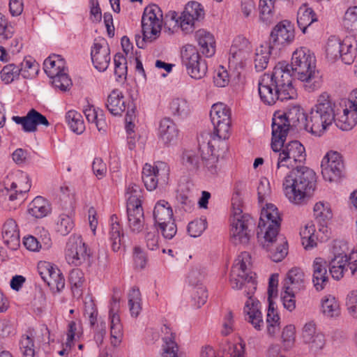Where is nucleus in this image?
Segmentation results:
<instances>
[{"mask_svg":"<svg viewBox=\"0 0 357 357\" xmlns=\"http://www.w3.org/2000/svg\"><path fill=\"white\" fill-rule=\"evenodd\" d=\"M250 256L248 252H243L235 259L230 273V284L234 289H241L245 286V296L248 298L244 307L245 319L257 331L264 326L262 314L259 309V302L252 298L257 289L255 280V274L250 271Z\"/></svg>","mask_w":357,"mask_h":357,"instance_id":"nucleus-1","label":"nucleus"},{"mask_svg":"<svg viewBox=\"0 0 357 357\" xmlns=\"http://www.w3.org/2000/svg\"><path fill=\"white\" fill-rule=\"evenodd\" d=\"M289 67L286 61L279 62L271 73H265L261 77L258 92L264 104L272 105L276 101L283 102L296 97Z\"/></svg>","mask_w":357,"mask_h":357,"instance_id":"nucleus-2","label":"nucleus"},{"mask_svg":"<svg viewBox=\"0 0 357 357\" xmlns=\"http://www.w3.org/2000/svg\"><path fill=\"white\" fill-rule=\"evenodd\" d=\"M281 219L277 207L268 204L261 210L258 225V237L263 235L262 246L268 252V257L275 262L282 261L288 253L286 238L279 235Z\"/></svg>","mask_w":357,"mask_h":357,"instance_id":"nucleus-3","label":"nucleus"},{"mask_svg":"<svg viewBox=\"0 0 357 357\" xmlns=\"http://www.w3.org/2000/svg\"><path fill=\"white\" fill-rule=\"evenodd\" d=\"M286 137L282 139L272 135L271 166L273 178L280 181L290 169L294 168L297 162L302 163L306 159L305 149L298 141L294 140L284 144Z\"/></svg>","mask_w":357,"mask_h":357,"instance_id":"nucleus-4","label":"nucleus"},{"mask_svg":"<svg viewBox=\"0 0 357 357\" xmlns=\"http://www.w3.org/2000/svg\"><path fill=\"white\" fill-rule=\"evenodd\" d=\"M210 118L213 126V132L208 142V148L211 156L207 160L206 167L212 174L217 172L216 165L213 163L218 161L217 148L227 146L225 140L229 138L231 126V111L224 103L213 104L210 111Z\"/></svg>","mask_w":357,"mask_h":357,"instance_id":"nucleus-5","label":"nucleus"},{"mask_svg":"<svg viewBox=\"0 0 357 357\" xmlns=\"http://www.w3.org/2000/svg\"><path fill=\"white\" fill-rule=\"evenodd\" d=\"M284 174L283 191L291 203L301 204L310 197L317 182L316 173L312 169L305 166H296Z\"/></svg>","mask_w":357,"mask_h":357,"instance_id":"nucleus-6","label":"nucleus"},{"mask_svg":"<svg viewBox=\"0 0 357 357\" xmlns=\"http://www.w3.org/2000/svg\"><path fill=\"white\" fill-rule=\"evenodd\" d=\"M335 104L327 93H321L317 104L305 117V129L315 136H321L335 121Z\"/></svg>","mask_w":357,"mask_h":357,"instance_id":"nucleus-7","label":"nucleus"},{"mask_svg":"<svg viewBox=\"0 0 357 357\" xmlns=\"http://www.w3.org/2000/svg\"><path fill=\"white\" fill-rule=\"evenodd\" d=\"M231 206V241L235 245L247 244L252 235L255 221L250 214L243 213V200L238 192L232 196Z\"/></svg>","mask_w":357,"mask_h":357,"instance_id":"nucleus-8","label":"nucleus"},{"mask_svg":"<svg viewBox=\"0 0 357 357\" xmlns=\"http://www.w3.org/2000/svg\"><path fill=\"white\" fill-rule=\"evenodd\" d=\"M289 69L291 77L301 82H311L318 78V71L316 70V59L314 54L306 47L296 49L292 54L291 62Z\"/></svg>","mask_w":357,"mask_h":357,"instance_id":"nucleus-9","label":"nucleus"},{"mask_svg":"<svg viewBox=\"0 0 357 357\" xmlns=\"http://www.w3.org/2000/svg\"><path fill=\"white\" fill-rule=\"evenodd\" d=\"M43 68L47 75L52 79V86L66 91L72 85V82L66 72V61L61 55L52 54L43 63Z\"/></svg>","mask_w":357,"mask_h":357,"instance_id":"nucleus-10","label":"nucleus"},{"mask_svg":"<svg viewBox=\"0 0 357 357\" xmlns=\"http://www.w3.org/2000/svg\"><path fill=\"white\" fill-rule=\"evenodd\" d=\"M64 255L70 266L77 267L89 262L91 250L80 235L73 234L66 242Z\"/></svg>","mask_w":357,"mask_h":357,"instance_id":"nucleus-11","label":"nucleus"},{"mask_svg":"<svg viewBox=\"0 0 357 357\" xmlns=\"http://www.w3.org/2000/svg\"><path fill=\"white\" fill-rule=\"evenodd\" d=\"M163 15L160 8L156 4H151L144 8L142 17V34L145 39L154 40L161 32Z\"/></svg>","mask_w":357,"mask_h":357,"instance_id":"nucleus-12","label":"nucleus"},{"mask_svg":"<svg viewBox=\"0 0 357 357\" xmlns=\"http://www.w3.org/2000/svg\"><path fill=\"white\" fill-rule=\"evenodd\" d=\"M181 61L187 73L195 79L203 78L207 72L208 66L195 47L186 45L181 51Z\"/></svg>","mask_w":357,"mask_h":357,"instance_id":"nucleus-13","label":"nucleus"},{"mask_svg":"<svg viewBox=\"0 0 357 357\" xmlns=\"http://www.w3.org/2000/svg\"><path fill=\"white\" fill-rule=\"evenodd\" d=\"M304 113L298 107H293L287 112L274 114L272 122V135L275 138L282 139L287 137L291 124L296 126V123L300 121V119H304Z\"/></svg>","mask_w":357,"mask_h":357,"instance_id":"nucleus-14","label":"nucleus"},{"mask_svg":"<svg viewBox=\"0 0 357 357\" xmlns=\"http://www.w3.org/2000/svg\"><path fill=\"white\" fill-rule=\"evenodd\" d=\"M349 252V246L347 242L344 241H335L333 246V257L329 263V271L332 277L336 280H340L344 273L349 268L347 258V253Z\"/></svg>","mask_w":357,"mask_h":357,"instance_id":"nucleus-15","label":"nucleus"},{"mask_svg":"<svg viewBox=\"0 0 357 357\" xmlns=\"http://www.w3.org/2000/svg\"><path fill=\"white\" fill-rule=\"evenodd\" d=\"M142 181L149 191L155 190L159 182L166 184L169 179V168L163 162H158L155 166L145 164L142 169Z\"/></svg>","mask_w":357,"mask_h":357,"instance_id":"nucleus-16","label":"nucleus"},{"mask_svg":"<svg viewBox=\"0 0 357 357\" xmlns=\"http://www.w3.org/2000/svg\"><path fill=\"white\" fill-rule=\"evenodd\" d=\"M321 174L325 181L333 182L339 179L344 170V162L341 155L337 151H329L321 162Z\"/></svg>","mask_w":357,"mask_h":357,"instance_id":"nucleus-17","label":"nucleus"},{"mask_svg":"<svg viewBox=\"0 0 357 357\" xmlns=\"http://www.w3.org/2000/svg\"><path fill=\"white\" fill-rule=\"evenodd\" d=\"M275 0H241V10L245 17H249L259 3V18L266 24H271L274 20Z\"/></svg>","mask_w":357,"mask_h":357,"instance_id":"nucleus-18","label":"nucleus"},{"mask_svg":"<svg viewBox=\"0 0 357 357\" xmlns=\"http://www.w3.org/2000/svg\"><path fill=\"white\" fill-rule=\"evenodd\" d=\"M18 178L17 181H13L10 185L6 183L4 190L1 191L2 195L8 197L9 201L17 199H23L24 195L29 190L31 183L27 174L22 172H18L15 175L11 176V178Z\"/></svg>","mask_w":357,"mask_h":357,"instance_id":"nucleus-19","label":"nucleus"},{"mask_svg":"<svg viewBox=\"0 0 357 357\" xmlns=\"http://www.w3.org/2000/svg\"><path fill=\"white\" fill-rule=\"evenodd\" d=\"M294 27L288 20L279 22L271 33L270 43L276 50H280L282 46L289 45L294 40Z\"/></svg>","mask_w":357,"mask_h":357,"instance_id":"nucleus-20","label":"nucleus"},{"mask_svg":"<svg viewBox=\"0 0 357 357\" xmlns=\"http://www.w3.org/2000/svg\"><path fill=\"white\" fill-rule=\"evenodd\" d=\"M119 298L113 296L109 305V319L110 321V342L114 347L121 344L123 336V326L119 314Z\"/></svg>","mask_w":357,"mask_h":357,"instance_id":"nucleus-21","label":"nucleus"},{"mask_svg":"<svg viewBox=\"0 0 357 357\" xmlns=\"http://www.w3.org/2000/svg\"><path fill=\"white\" fill-rule=\"evenodd\" d=\"M12 120L22 126L24 132H34L38 126L48 127L50 123L47 118L34 109L29 110L24 116H13Z\"/></svg>","mask_w":357,"mask_h":357,"instance_id":"nucleus-22","label":"nucleus"},{"mask_svg":"<svg viewBox=\"0 0 357 357\" xmlns=\"http://www.w3.org/2000/svg\"><path fill=\"white\" fill-rule=\"evenodd\" d=\"M91 56L93 66L100 72L105 71L110 63V47L107 42L102 39L95 42L91 47Z\"/></svg>","mask_w":357,"mask_h":357,"instance_id":"nucleus-23","label":"nucleus"},{"mask_svg":"<svg viewBox=\"0 0 357 357\" xmlns=\"http://www.w3.org/2000/svg\"><path fill=\"white\" fill-rule=\"evenodd\" d=\"M204 15V10L199 3L192 2L191 3H188L179 17V28L185 33L192 32L195 22L202 18Z\"/></svg>","mask_w":357,"mask_h":357,"instance_id":"nucleus-24","label":"nucleus"},{"mask_svg":"<svg viewBox=\"0 0 357 357\" xmlns=\"http://www.w3.org/2000/svg\"><path fill=\"white\" fill-rule=\"evenodd\" d=\"M162 340L161 357H178V345L176 342V332L167 324H163L160 329Z\"/></svg>","mask_w":357,"mask_h":357,"instance_id":"nucleus-25","label":"nucleus"},{"mask_svg":"<svg viewBox=\"0 0 357 357\" xmlns=\"http://www.w3.org/2000/svg\"><path fill=\"white\" fill-rule=\"evenodd\" d=\"M179 130L170 118H163L159 122L158 137L165 146L175 144L178 139Z\"/></svg>","mask_w":357,"mask_h":357,"instance_id":"nucleus-26","label":"nucleus"},{"mask_svg":"<svg viewBox=\"0 0 357 357\" xmlns=\"http://www.w3.org/2000/svg\"><path fill=\"white\" fill-rule=\"evenodd\" d=\"M251 50V45L245 38L241 36L236 37L229 50V63H242L250 55Z\"/></svg>","mask_w":357,"mask_h":357,"instance_id":"nucleus-27","label":"nucleus"},{"mask_svg":"<svg viewBox=\"0 0 357 357\" xmlns=\"http://www.w3.org/2000/svg\"><path fill=\"white\" fill-rule=\"evenodd\" d=\"M307 284L306 275L301 268H292L287 273L284 287H289L290 291L301 293L306 289Z\"/></svg>","mask_w":357,"mask_h":357,"instance_id":"nucleus-28","label":"nucleus"},{"mask_svg":"<svg viewBox=\"0 0 357 357\" xmlns=\"http://www.w3.org/2000/svg\"><path fill=\"white\" fill-rule=\"evenodd\" d=\"M339 109L335 110V123L342 130H350L357 123V112L351 108L349 105L342 108V112Z\"/></svg>","mask_w":357,"mask_h":357,"instance_id":"nucleus-29","label":"nucleus"},{"mask_svg":"<svg viewBox=\"0 0 357 357\" xmlns=\"http://www.w3.org/2000/svg\"><path fill=\"white\" fill-rule=\"evenodd\" d=\"M128 227L133 234L140 233L144 228L145 219L142 206H127Z\"/></svg>","mask_w":357,"mask_h":357,"instance_id":"nucleus-30","label":"nucleus"},{"mask_svg":"<svg viewBox=\"0 0 357 357\" xmlns=\"http://www.w3.org/2000/svg\"><path fill=\"white\" fill-rule=\"evenodd\" d=\"M2 238L4 243L12 250H15L20 246V231L16 222L8 219L2 228Z\"/></svg>","mask_w":357,"mask_h":357,"instance_id":"nucleus-31","label":"nucleus"},{"mask_svg":"<svg viewBox=\"0 0 357 357\" xmlns=\"http://www.w3.org/2000/svg\"><path fill=\"white\" fill-rule=\"evenodd\" d=\"M313 211L315 220L320 225L319 231L325 234L326 237H328V230L327 224L333 217L330 204L327 202H319L315 204Z\"/></svg>","mask_w":357,"mask_h":357,"instance_id":"nucleus-32","label":"nucleus"},{"mask_svg":"<svg viewBox=\"0 0 357 357\" xmlns=\"http://www.w3.org/2000/svg\"><path fill=\"white\" fill-rule=\"evenodd\" d=\"M312 282L315 289L321 291L326 287L328 277L327 275V262L321 257H317L313 261Z\"/></svg>","mask_w":357,"mask_h":357,"instance_id":"nucleus-33","label":"nucleus"},{"mask_svg":"<svg viewBox=\"0 0 357 357\" xmlns=\"http://www.w3.org/2000/svg\"><path fill=\"white\" fill-rule=\"evenodd\" d=\"M105 105L112 115H121L127 107L126 101L122 91L119 89H114L109 94Z\"/></svg>","mask_w":357,"mask_h":357,"instance_id":"nucleus-34","label":"nucleus"},{"mask_svg":"<svg viewBox=\"0 0 357 357\" xmlns=\"http://www.w3.org/2000/svg\"><path fill=\"white\" fill-rule=\"evenodd\" d=\"M275 50L274 46L269 43H264L256 48L254 63L257 71L260 72L266 68L270 56Z\"/></svg>","mask_w":357,"mask_h":357,"instance_id":"nucleus-35","label":"nucleus"},{"mask_svg":"<svg viewBox=\"0 0 357 357\" xmlns=\"http://www.w3.org/2000/svg\"><path fill=\"white\" fill-rule=\"evenodd\" d=\"M195 37L203 54L206 57L214 55L215 42L213 34L204 29H199L196 32Z\"/></svg>","mask_w":357,"mask_h":357,"instance_id":"nucleus-36","label":"nucleus"},{"mask_svg":"<svg viewBox=\"0 0 357 357\" xmlns=\"http://www.w3.org/2000/svg\"><path fill=\"white\" fill-rule=\"evenodd\" d=\"M83 112L89 123H95L98 131L106 132L107 123L102 109L89 105Z\"/></svg>","mask_w":357,"mask_h":357,"instance_id":"nucleus-37","label":"nucleus"},{"mask_svg":"<svg viewBox=\"0 0 357 357\" xmlns=\"http://www.w3.org/2000/svg\"><path fill=\"white\" fill-rule=\"evenodd\" d=\"M173 210L169 202L165 200H159L153 209V219L155 226L174 220Z\"/></svg>","mask_w":357,"mask_h":357,"instance_id":"nucleus-38","label":"nucleus"},{"mask_svg":"<svg viewBox=\"0 0 357 357\" xmlns=\"http://www.w3.org/2000/svg\"><path fill=\"white\" fill-rule=\"evenodd\" d=\"M266 324L268 335L271 337H275L280 330V317L276 310V304L273 301L268 302Z\"/></svg>","mask_w":357,"mask_h":357,"instance_id":"nucleus-39","label":"nucleus"},{"mask_svg":"<svg viewBox=\"0 0 357 357\" xmlns=\"http://www.w3.org/2000/svg\"><path fill=\"white\" fill-rule=\"evenodd\" d=\"M109 236V241L111 242L112 249L113 250V251H119L122 245L123 232L122 227L120 225L118 218L116 215H112L110 218V227Z\"/></svg>","mask_w":357,"mask_h":357,"instance_id":"nucleus-40","label":"nucleus"},{"mask_svg":"<svg viewBox=\"0 0 357 357\" xmlns=\"http://www.w3.org/2000/svg\"><path fill=\"white\" fill-rule=\"evenodd\" d=\"M300 236L302 245L305 250H310L317 246L318 234L316 233L315 226L312 222H307L301 229Z\"/></svg>","mask_w":357,"mask_h":357,"instance_id":"nucleus-41","label":"nucleus"},{"mask_svg":"<svg viewBox=\"0 0 357 357\" xmlns=\"http://www.w3.org/2000/svg\"><path fill=\"white\" fill-rule=\"evenodd\" d=\"M317 20L316 14L311 8L305 4L299 8L297 13V24L303 33H305L307 27Z\"/></svg>","mask_w":357,"mask_h":357,"instance_id":"nucleus-42","label":"nucleus"},{"mask_svg":"<svg viewBox=\"0 0 357 357\" xmlns=\"http://www.w3.org/2000/svg\"><path fill=\"white\" fill-rule=\"evenodd\" d=\"M50 206L48 202L43 197L38 196L29 204L28 212L36 218H42L50 212Z\"/></svg>","mask_w":357,"mask_h":357,"instance_id":"nucleus-43","label":"nucleus"},{"mask_svg":"<svg viewBox=\"0 0 357 357\" xmlns=\"http://www.w3.org/2000/svg\"><path fill=\"white\" fill-rule=\"evenodd\" d=\"M66 122L71 131L80 135L85 130V124L82 114L76 110L71 109L66 112Z\"/></svg>","mask_w":357,"mask_h":357,"instance_id":"nucleus-44","label":"nucleus"},{"mask_svg":"<svg viewBox=\"0 0 357 357\" xmlns=\"http://www.w3.org/2000/svg\"><path fill=\"white\" fill-rule=\"evenodd\" d=\"M126 197L127 199V206H142V190L140 186L135 183H130L126 186Z\"/></svg>","mask_w":357,"mask_h":357,"instance_id":"nucleus-45","label":"nucleus"},{"mask_svg":"<svg viewBox=\"0 0 357 357\" xmlns=\"http://www.w3.org/2000/svg\"><path fill=\"white\" fill-rule=\"evenodd\" d=\"M169 109L174 116L183 119L190 113L188 102L181 98H174L169 102Z\"/></svg>","mask_w":357,"mask_h":357,"instance_id":"nucleus-46","label":"nucleus"},{"mask_svg":"<svg viewBox=\"0 0 357 357\" xmlns=\"http://www.w3.org/2000/svg\"><path fill=\"white\" fill-rule=\"evenodd\" d=\"M321 312L328 317H337L340 314V305L335 296L326 295L322 298Z\"/></svg>","mask_w":357,"mask_h":357,"instance_id":"nucleus-47","label":"nucleus"},{"mask_svg":"<svg viewBox=\"0 0 357 357\" xmlns=\"http://www.w3.org/2000/svg\"><path fill=\"white\" fill-rule=\"evenodd\" d=\"M342 43L334 36L329 37L326 45V55L328 60L334 61L341 56Z\"/></svg>","mask_w":357,"mask_h":357,"instance_id":"nucleus-48","label":"nucleus"},{"mask_svg":"<svg viewBox=\"0 0 357 357\" xmlns=\"http://www.w3.org/2000/svg\"><path fill=\"white\" fill-rule=\"evenodd\" d=\"M50 275L47 277L45 282L53 292H60L65 287V279L61 271L54 266Z\"/></svg>","mask_w":357,"mask_h":357,"instance_id":"nucleus-49","label":"nucleus"},{"mask_svg":"<svg viewBox=\"0 0 357 357\" xmlns=\"http://www.w3.org/2000/svg\"><path fill=\"white\" fill-rule=\"evenodd\" d=\"M128 306L132 317H137L142 310V298L139 289L132 287L128 294Z\"/></svg>","mask_w":357,"mask_h":357,"instance_id":"nucleus-50","label":"nucleus"},{"mask_svg":"<svg viewBox=\"0 0 357 357\" xmlns=\"http://www.w3.org/2000/svg\"><path fill=\"white\" fill-rule=\"evenodd\" d=\"M69 282L73 294L75 296H80L84 282V273L79 268L73 269L69 274Z\"/></svg>","mask_w":357,"mask_h":357,"instance_id":"nucleus-51","label":"nucleus"},{"mask_svg":"<svg viewBox=\"0 0 357 357\" xmlns=\"http://www.w3.org/2000/svg\"><path fill=\"white\" fill-rule=\"evenodd\" d=\"M20 70V75L24 79H31L35 77L38 71V64L32 59H25L22 62L17 65Z\"/></svg>","mask_w":357,"mask_h":357,"instance_id":"nucleus-52","label":"nucleus"},{"mask_svg":"<svg viewBox=\"0 0 357 357\" xmlns=\"http://www.w3.org/2000/svg\"><path fill=\"white\" fill-rule=\"evenodd\" d=\"M19 346L22 357L35 356L34 337L32 335H22Z\"/></svg>","mask_w":357,"mask_h":357,"instance_id":"nucleus-53","label":"nucleus"},{"mask_svg":"<svg viewBox=\"0 0 357 357\" xmlns=\"http://www.w3.org/2000/svg\"><path fill=\"white\" fill-rule=\"evenodd\" d=\"M114 75L116 80L119 79H126L128 72L127 59L126 56L120 52L116 53L114 56Z\"/></svg>","mask_w":357,"mask_h":357,"instance_id":"nucleus-54","label":"nucleus"},{"mask_svg":"<svg viewBox=\"0 0 357 357\" xmlns=\"http://www.w3.org/2000/svg\"><path fill=\"white\" fill-rule=\"evenodd\" d=\"M1 79L5 84H10L13 81L19 79L20 70L18 69L17 65L9 63L5 66L0 72Z\"/></svg>","mask_w":357,"mask_h":357,"instance_id":"nucleus-55","label":"nucleus"},{"mask_svg":"<svg viewBox=\"0 0 357 357\" xmlns=\"http://www.w3.org/2000/svg\"><path fill=\"white\" fill-rule=\"evenodd\" d=\"M341 58L345 64H351L357 54V45H354L348 40H344L342 45Z\"/></svg>","mask_w":357,"mask_h":357,"instance_id":"nucleus-56","label":"nucleus"},{"mask_svg":"<svg viewBox=\"0 0 357 357\" xmlns=\"http://www.w3.org/2000/svg\"><path fill=\"white\" fill-rule=\"evenodd\" d=\"M74 227V222L72 218L66 214H61L56 224L57 232L63 236L68 234Z\"/></svg>","mask_w":357,"mask_h":357,"instance_id":"nucleus-57","label":"nucleus"},{"mask_svg":"<svg viewBox=\"0 0 357 357\" xmlns=\"http://www.w3.org/2000/svg\"><path fill=\"white\" fill-rule=\"evenodd\" d=\"M344 26L350 31H357V6L349 7L343 19Z\"/></svg>","mask_w":357,"mask_h":357,"instance_id":"nucleus-58","label":"nucleus"},{"mask_svg":"<svg viewBox=\"0 0 357 357\" xmlns=\"http://www.w3.org/2000/svg\"><path fill=\"white\" fill-rule=\"evenodd\" d=\"M13 34L14 31L7 17L0 13V43L11 38Z\"/></svg>","mask_w":357,"mask_h":357,"instance_id":"nucleus-59","label":"nucleus"},{"mask_svg":"<svg viewBox=\"0 0 357 357\" xmlns=\"http://www.w3.org/2000/svg\"><path fill=\"white\" fill-rule=\"evenodd\" d=\"M192 298L197 307H200L208 298L206 288L202 284H196L192 291Z\"/></svg>","mask_w":357,"mask_h":357,"instance_id":"nucleus-60","label":"nucleus"},{"mask_svg":"<svg viewBox=\"0 0 357 357\" xmlns=\"http://www.w3.org/2000/svg\"><path fill=\"white\" fill-rule=\"evenodd\" d=\"M207 222L206 219L199 218L191 221L188 225V232L192 237L199 236L206 229Z\"/></svg>","mask_w":357,"mask_h":357,"instance_id":"nucleus-61","label":"nucleus"},{"mask_svg":"<svg viewBox=\"0 0 357 357\" xmlns=\"http://www.w3.org/2000/svg\"><path fill=\"white\" fill-rule=\"evenodd\" d=\"M158 231L167 240L172 239L177 232V227L174 220L156 226Z\"/></svg>","mask_w":357,"mask_h":357,"instance_id":"nucleus-62","label":"nucleus"},{"mask_svg":"<svg viewBox=\"0 0 357 357\" xmlns=\"http://www.w3.org/2000/svg\"><path fill=\"white\" fill-rule=\"evenodd\" d=\"M284 291L281 294V300L284 307L289 312H292L296 308V292L290 291L289 287H284Z\"/></svg>","mask_w":357,"mask_h":357,"instance_id":"nucleus-63","label":"nucleus"},{"mask_svg":"<svg viewBox=\"0 0 357 357\" xmlns=\"http://www.w3.org/2000/svg\"><path fill=\"white\" fill-rule=\"evenodd\" d=\"M295 326L292 324L286 326L282 332V339L286 349L292 347L295 342Z\"/></svg>","mask_w":357,"mask_h":357,"instance_id":"nucleus-64","label":"nucleus"}]
</instances>
